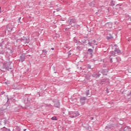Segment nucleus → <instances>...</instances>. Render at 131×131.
Wrapping results in <instances>:
<instances>
[{
  "label": "nucleus",
  "mask_w": 131,
  "mask_h": 131,
  "mask_svg": "<svg viewBox=\"0 0 131 131\" xmlns=\"http://www.w3.org/2000/svg\"><path fill=\"white\" fill-rule=\"evenodd\" d=\"M118 53H119V50H118Z\"/></svg>",
  "instance_id": "nucleus-12"
},
{
  "label": "nucleus",
  "mask_w": 131,
  "mask_h": 131,
  "mask_svg": "<svg viewBox=\"0 0 131 131\" xmlns=\"http://www.w3.org/2000/svg\"><path fill=\"white\" fill-rule=\"evenodd\" d=\"M55 106L57 107V108H59V107H60V103H59V102L55 103Z\"/></svg>",
  "instance_id": "nucleus-4"
},
{
  "label": "nucleus",
  "mask_w": 131,
  "mask_h": 131,
  "mask_svg": "<svg viewBox=\"0 0 131 131\" xmlns=\"http://www.w3.org/2000/svg\"><path fill=\"white\" fill-rule=\"evenodd\" d=\"M7 30H8V31H12V30H13L12 25L10 24L7 26Z\"/></svg>",
  "instance_id": "nucleus-2"
},
{
  "label": "nucleus",
  "mask_w": 131,
  "mask_h": 131,
  "mask_svg": "<svg viewBox=\"0 0 131 131\" xmlns=\"http://www.w3.org/2000/svg\"><path fill=\"white\" fill-rule=\"evenodd\" d=\"M7 66H8L7 63H4V66H3V68L7 70V69H8V67Z\"/></svg>",
  "instance_id": "nucleus-3"
},
{
  "label": "nucleus",
  "mask_w": 131,
  "mask_h": 131,
  "mask_svg": "<svg viewBox=\"0 0 131 131\" xmlns=\"http://www.w3.org/2000/svg\"><path fill=\"white\" fill-rule=\"evenodd\" d=\"M85 100V97H82L80 98V101H84Z\"/></svg>",
  "instance_id": "nucleus-8"
},
{
  "label": "nucleus",
  "mask_w": 131,
  "mask_h": 131,
  "mask_svg": "<svg viewBox=\"0 0 131 131\" xmlns=\"http://www.w3.org/2000/svg\"><path fill=\"white\" fill-rule=\"evenodd\" d=\"M51 50H54V48H51Z\"/></svg>",
  "instance_id": "nucleus-10"
},
{
  "label": "nucleus",
  "mask_w": 131,
  "mask_h": 131,
  "mask_svg": "<svg viewBox=\"0 0 131 131\" xmlns=\"http://www.w3.org/2000/svg\"><path fill=\"white\" fill-rule=\"evenodd\" d=\"M70 115L71 118H75V117L79 116L80 114H79V113H78V112H75L70 113Z\"/></svg>",
  "instance_id": "nucleus-1"
},
{
  "label": "nucleus",
  "mask_w": 131,
  "mask_h": 131,
  "mask_svg": "<svg viewBox=\"0 0 131 131\" xmlns=\"http://www.w3.org/2000/svg\"><path fill=\"white\" fill-rule=\"evenodd\" d=\"M112 55H115V53H112Z\"/></svg>",
  "instance_id": "nucleus-11"
},
{
  "label": "nucleus",
  "mask_w": 131,
  "mask_h": 131,
  "mask_svg": "<svg viewBox=\"0 0 131 131\" xmlns=\"http://www.w3.org/2000/svg\"><path fill=\"white\" fill-rule=\"evenodd\" d=\"M0 13H2V9L1 7H0Z\"/></svg>",
  "instance_id": "nucleus-9"
},
{
  "label": "nucleus",
  "mask_w": 131,
  "mask_h": 131,
  "mask_svg": "<svg viewBox=\"0 0 131 131\" xmlns=\"http://www.w3.org/2000/svg\"><path fill=\"white\" fill-rule=\"evenodd\" d=\"M21 62H23V60H21Z\"/></svg>",
  "instance_id": "nucleus-13"
},
{
  "label": "nucleus",
  "mask_w": 131,
  "mask_h": 131,
  "mask_svg": "<svg viewBox=\"0 0 131 131\" xmlns=\"http://www.w3.org/2000/svg\"><path fill=\"white\" fill-rule=\"evenodd\" d=\"M88 52H89V53H93V49H88Z\"/></svg>",
  "instance_id": "nucleus-7"
},
{
  "label": "nucleus",
  "mask_w": 131,
  "mask_h": 131,
  "mask_svg": "<svg viewBox=\"0 0 131 131\" xmlns=\"http://www.w3.org/2000/svg\"><path fill=\"white\" fill-rule=\"evenodd\" d=\"M106 38L107 39H111V38H113V37L112 35H111L110 37L107 36Z\"/></svg>",
  "instance_id": "nucleus-5"
},
{
  "label": "nucleus",
  "mask_w": 131,
  "mask_h": 131,
  "mask_svg": "<svg viewBox=\"0 0 131 131\" xmlns=\"http://www.w3.org/2000/svg\"><path fill=\"white\" fill-rule=\"evenodd\" d=\"M51 119H52V120H57V117H53L51 118Z\"/></svg>",
  "instance_id": "nucleus-6"
}]
</instances>
